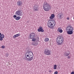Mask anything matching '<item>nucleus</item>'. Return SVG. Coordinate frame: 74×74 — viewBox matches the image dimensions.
<instances>
[{
  "label": "nucleus",
  "instance_id": "20",
  "mask_svg": "<svg viewBox=\"0 0 74 74\" xmlns=\"http://www.w3.org/2000/svg\"><path fill=\"white\" fill-rule=\"evenodd\" d=\"M53 70H56L57 69V65H54L53 66Z\"/></svg>",
  "mask_w": 74,
  "mask_h": 74
},
{
  "label": "nucleus",
  "instance_id": "27",
  "mask_svg": "<svg viewBox=\"0 0 74 74\" xmlns=\"http://www.w3.org/2000/svg\"><path fill=\"white\" fill-rule=\"evenodd\" d=\"M68 59H70L71 58V57L70 56H68L67 57Z\"/></svg>",
  "mask_w": 74,
  "mask_h": 74
},
{
  "label": "nucleus",
  "instance_id": "22",
  "mask_svg": "<svg viewBox=\"0 0 74 74\" xmlns=\"http://www.w3.org/2000/svg\"><path fill=\"white\" fill-rule=\"evenodd\" d=\"M32 41H34V42H35V41H36V38H32Z\"/></svg>",
  "mask_w": 74,
  "mask_h": 74
},
{
  "label": "nucleus",
  "instance_id": "8",
  "mask_svg": "<svg viewBox=\"0 0 74 74\" xmlns=\"http://www.w3.org/2000/svg\"><path fill=\"white\" fill-rule=\"evenodd\" d=\"M36 37V34L34 32H32L29 35V38L30 39Z\"/></svg>",
  "mask_w": 74,
  "mask_h": 74
},
{
  "label": "nucleus",
  "instance_id": "2",
  "mask_svg": "<svg viewBox=\"0 0 74 74\" xmlns=\"http://www.w3.org/2000/svg\"><path fill=\"white\" fill-rule=\"evenodd\" d=\"M43 8L45 11H49L51 10V7L48 3L45 2L43 5Z\"/></svg>",
  "mask_w": 74,
  "mask_h": 74
},
{
  "label": "nucleus",
  "instance_id": "31",
  "mask_svg": "<svg viewBox=\"0 0 74 74\" xmlns=\"http://www.w3.org/2000/svg\"><path fill=\"white\" fill-rule=\"evenodd\" d=\"M73 19L74 20V17H73Z\"/></svg>",
  "mask_w": 74,
  "mask_h": 74
},
{
  "label": "nucleus",
  "instance_id": "13",
  "mask_svg": "<svg viewBox=\"0 0 74 74\" xmlns=\"http://www.w3.org/2000/svg\"><path fill=\"white\" fill-rule=\"evenodd\" d=\"M5 37L4 34H2L0 36V40L3 41V38H4Z\"/></svg>",
  "mask_w": 74,
  "mask_h": 74
},
{
  "label": "nucleus",
  "instance_id": "14",
  "mask_svg": "<svg viewBox=\"0 0 74 74\" xmlns=\"http://www.w3.org/2000/svg\"><path fill=\"white\" fill-rule=\"evenodd\" d=\"M58 32L60 33H62L63 32V30L61 27H60L58 28Z\"/></svg>",
  "mask_w": 74,
  "mask_h": 74
},
{
  "label": "nucleus",
  "instance_id": "30",
  "mask_svg": "<svg viewBox=\"0 0 74 74\" xmlns=\"http://www.w3.org/2000/svg\"><path fill=\"white\" fill-rule=\"evenodd\" d=\"M1 33H0V36H1Z\"/></svg>",
  "mask_w": 74,
  "mask_h": 74
},
{
  "label": "nucleus",
  "instance_id": "24",
  "mask_svg": "<svg viewBox=\"0 0 74 74\" xmlns=\"http://www.w3.org/2000/svg\"><path fill=\"white\" fill-rule=\"evenodd\" d=\"M58 71H56L54 72V74H58Z\"/></svg>",
  "mask_w": 74,
  "mask_h": 74
},
{
  "label": "nucleus",
  "instance_id": "25",
  "mask_svg": "<svg viewBox=\"0 0 74 74\" xmlns=\"http://www.w3.org/2000/svg\"><path fill=\"white\" fill-rule=\"evenodd\" d=\"M13 17H14V18H16L17 17H16V15H14L13 16Z\"/></svg>",
  "mask_w": 74,
  "mask_h": 74
},
{
  "label": "nucleus",
  "instance_id": "19",
  "mask_svg": "<svg viewBox=\"0 0 74 74\" xmlns=\"http://www.w3.org/2000/svg\"><path fill=\"white\" fill-rule=\"evenodd\" d=\"M21 18V17L20 16H17L15 18V19L16 20V21H18V20H19Z\"/></svg>",
  "mask_w": 74,
  "mask_h": 74
},
{
  "label": "nucleus",
  "instance_id": "5",
  "mask_svg": "<svg viewBox=\"0 0 74 74\" xmlns=\"http://www.w3.org/2000/svg\"><path fill=\"white\" fill-rule=\"evenodd\" d=\"M67 33L68 34H72L73 33V28L71 26H68L66 28Z\"/></svg>",
  "mask_w": 74,
  "mask_h": 74
},
{
  "label": "nucleus",
  "instance_id": "10",
  "mask_svg": "<svg viewBox=\"0 0 74 74\" xmlns=\"http://www.w3.org/2000/svg\"><path fill=\"white\" fill-rule=\"evenodd\" d=\"M38 31L39 32H44V31L43 29V28L41 26L39 27V28L38 29Z\"/></svg>",
  "mask_w": 74,
  "mask_h": 74
},
{
  "label": "nucleus",
  "instance_id": "28",
  "mask_svg": "<svg viewBox=\"0 0 74 74\" xmlns=\"http://www.w3.org/2000/svg\"><path fill=\"white\" fill-rule=\"evenodd\" d=\"M71 74H74V71L72 72Z\"/></svg>",
  "mask_w": 74,
  "mask_h": 74
},
{
  "label": "nucleus",
  "instance_id": "15",
  "mask_svg": "<svg viewBox=\"0 0 74 74\" xmlns=\"http://www.w3.org/2000/svg\"><path fill=\"white\" fill-rule=\"evenodd\" d=\"M69 55H70V52L69 51H67L64 53V56H68Z\"/></svg>",
  "mask_w": 74,
  "mask_h": 74
},
{
  "label": "nucleus",
  "instance_id": "3",
  "mask_svg": "<svg viewBox=\"0 0 74 74\" xmlns=\"http://www.w3.org/2000/svg\"><path fill=\"white\" fill-rule=\"evenodd\" d=\"M55 25H56V22L53 20H50L48 22L47 25L49 28L54 27L55 26Z\"/></svg>",
  "mask_w": 74,
  "mask_h": 74
},
{
  "label": "nucleus",
  "instance_id": "21",
  "mask_svg": "<svg viewBox=\"0 0 74 74\" xmlns=\"http://www.w3.org/2000/svg\"><path fill=\"white\" fill-rule=\"evenodd\" d=\"M49 41V38H46L44 40V41L45 42H48Z\"/></svg>",
  "mask_w": 74,
  "mask_h": 74
},
{
  "label": "nucleus",
  "instance_id": "16",
  "mask_svg": "<svg viewBox=\"0 0 74 74\" xmlns=\"http://www.w3.org/2000/svg\"><path fill=\"white\" fill-rule=\"evenodd\" d=\"M38 44V42L37 41L34 42L32 44L33 45H37Z\"/></svg>",
  "mask_w": 74,
  "mask_h": 74
},
{
  "label": "nucleus",
  "instance_id": "11",
  "mask_svg": "<svg viewBox=\"0 0 74 74\" xmlns=\"http://www.w3.org/2000/svg\"><path fill=\"white\" fill-rule=\"evenodd\" d=\"M17 4L18 6H22V1H18L17 2Z\"/></svg>",
  "mask_w": 74,
  "mask_h": 74
},
{
  "label": "nucleus",
  "instance_id": "9",
  "mask_svg": "<svg viewBox=\"0 0 74 74\" xmlns=\"http://www.w3.org/2000/svg\"><path fill=\"white\" fill-rule=\"evenodd\" d=\"M38 5L37 4H35L33 7L34 11H38Z\"/></svg>",
  "mask_w": 74,
  "mask_h": 74
},
{
  "label": "nucleus",
  "instance_id": "29",
  "mask_svg": "<svg viewBox=\"0 0 74 74\" xmlns=\"http://www.w3.org/2000/svg\"><path fill=\"white\" fill-rule=\"evenodd\" d=\"M49 73H51L52 72V71H51V70H49Z\"/></svg>",
  "mask_w": 74,
  "mask_h": 74
},
{
  "label": "nucleus",
  "instance_id": "12",
  "mask_svg": "<svg viewBox=\"0 0 74 74\" xmlns=\"http://www.w3.org/2000/svg\"><path fill=\"white\" fill-rule=\"evenodd\" d=\"M62 16H63V14L62 13H60L57 15V18L58 19H61Z\"/></svg>",
  "mask_w": 74,
  "mask_h": 74
},
{
  "label": "nucleus",
  "instance_id": "17",
  "mask_svg": "<svg viewBox=\"0 0 74 74\" xmlns=\"http://www.w3.org/2000/svg\"><path fill=\"white\" fill-rule=\"evenodd\" d=\"M20 36V34L19 33V34H16L15 35L13 36V37L14 38H16V37H19V36Z\"/></svg>",
  "mask_w": 74,
  "mask_h": 74
},
{
  "label": "nucleus",
  "instance_id": "4",
  "mask_svg": "<svg viewBox=\"0 0 74 74\" xmlns=\"http://www.w3.org/2000/svg\"><path fill=\"white\" fill-rule=\"evenodd\" d=\"M56 41L58 45H61L63 43L64 38L62 36H60L57 38Z\"/></svg>",
  "mask_w": 74,
  "mask_h": 74
},
{
  "label": "nucleus",
  "instance_id": "18",
  "mask_svg": "<svg viewBox=\"0 0 74 74\" xmlns=\"http://www.w3.org/2000/svg\"><path fill=\"white\" fill-rule=\"evenodd\" d=\"M54 18H55V15L54 14H52L51 16H50L49 18L52 19H53Z\"/></svg>",
  "mask_w": 74,
  "mask_h": 74
},
{
  "label": "nucleus",
  "instance_id": "1",
  "mask_svg": "<svg viewBox=\"0 0 74 74\" xmlns=\"http://www.w3.org/2000/svg\"><path fill=\"white\" fill-rule=\"evenodd\" d=\"M25 57L28 62L31 61L33 60V54L31 52H27L25 53Z\"/></svg>",
  "mask_w": 74,
  "mask_h": 74
},
{
  "label": "nucleus",
  "instance_id": "26",
  "mask_svg": "<svg viewBox=\"0 0 74 74\" xmlns=\"http://www.w3.org/2000/svg\"><path fill=\"white\" fill-rule=\"evenodd\" d=\"M66 19L67 20H69L70 19V18L69 17H67L66 18Z\"/></svg>",
  "mask_w": 74,
  "mask_h": 74
},
{
  "label": "nucleus",
  "instance_id": "23",
  "mask_svg": "<svg viewBox=\"0 0 74 74\" xmlns=\"http://www.w3.org/2000/svg\"><path fill=\"white\" fill-rule=\"evenodd\" d=\"M5 48V47L4 45H3L1 46V48H2L3 49H4Z\"/></svg>",
  "mask_w": 74,
  "mask_h": 74
},
{
  "label": "nucleus",
  "instance_id": "7",
  "mask_svg": "<svg viewBox=\"0 0 74 74\" xmlns=\"http://www.w3.org/2000/svg\"><path fill=\"white\" fill-rule=\"evenodd\" d=\"M16 14L17 16H21L23 15L22 12L20 10H18L16 12Z\"/></svg>",
  "mask_w": 74,
  "mask_h": 74
},
{
  "label": "nucleus",
  "instance_id": "6",
  "mask_svg": "<svg viewBox=\"0 0 74 74\" xmlns=\"http://www.w3.org/2000/svg\"><path fill=\"white\" fill-rule=\"evenodd\" d=\"M51 51L48 49H46L44 51V54L47 55H50L51 53Z\"/></svg>",
  "mask_w": 74,
  "mask_h": 74
}]
</instances>
